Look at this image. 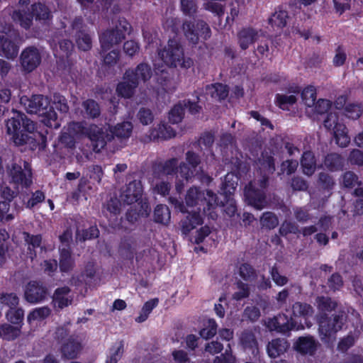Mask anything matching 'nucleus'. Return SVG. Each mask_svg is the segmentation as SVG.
Segmentation results:
<instances>
[{"label":"nucleus","mask_w":363,"mask_h":363,"mask_svg":"<svg viewBox=\"0 0 363 363\" xmlns=\"http://www.w3.org/2000/svg\"><path fill=\"white\" fill-rule=\"evenodd\" d=\"M313 313V308L310 305L306 303H296L292 307V314L294 320H296L298 323H302L301 318L305 320V324L307 327H310V325L306 322L308 318L311 317Z\"/></svg>","instance_id":"5701e85b"},{"label":"nucleus","mask_w":363,"mask_h":363,"mask_svg":"<svg viewBox=\"0 0 363 363\" xmlns=\"http://www.w3.org/2000/svg\"><path fill=\"white\" fill-rule=\"evenodd\" d=\"M0 302L3 304L10 306L11 308H13V307H15L18 305V298L16 294L12 293L2 294L0 296Z\"/></svg>","instance_id":"bf43d9fd"},{"label":"nucleus","mask_w":363,"mask_h":363,"mask_svg":"<svg viewBox=\"0 0 363 363\" xmlns=\"http://www.w3.org/2000/svg\"><path fill=\"white\" fill-rule=\"evenodd\" d=\"M301 98L308 108H313L316 100V91L313 86H308L301 92Z\"/></svg>","instance_id":"79ce46f5"},{"label":"nucleus","mask_w":363,"mask_h":363,"mask_svg":"<svg viewBox=\"0 0 363 363\" xmlns=\"http://www.w3.org/2000/svg\"><path fill=\"white\" fill-rule=\"evenodd\" d=\"M342 164V158L337 154L328 155L325 160V166L330 169H337Z\"/></svg>","instance_id":"8fccbe9b"},{"label":"nucleus","mask_w":363,"mask_h":363,"mask_svg":"<svg viewBox=\"0 0 363 363\" xmlns=\"http://www.w3.org/2000/svg\"><path fill=\"white\" fill-rule=\"evenodd\" d=\"M25 239L26 242L28 243V250L29 251L28 255L31 259L35 257L36 253L35 252V249L40 247V250L42 248L40 247L41 243V236L40 235H30L28 233H24Z\"/></svg>","instance_id":"4c0bfd02"},{"label":"nucleus","mask_w":363,"mask_h":363,"mask_svg":"<svg viewBox=\"0 0 363 363\" xmlns=\"http://www.w3.org/2000/svg\"><path fill=\"white\" fill-rule=\"evenodd\" d=\"M263 35L264 32L262 30L244 28L238 33V44L242 50H246Z\"/></svg>","instance_id":"f3484780"},{"label":"nucleus","mask_w":363,"mask_h":363,"mask_svg":"<svg viewBox=\"0 0 363 363\" xmlns=\"http://www.w3.org/2000/svg\"><path fill=\"white\" fill-rule=\"evenodd\" d=\"M134 73L133 81H136L138 82V85L140 82H145L147 81L152 75L151 69L150 67L146 64H140L138 65L135 70H132Z\"/></svg>","instance_id":"2f4dec72"},{"label":"nucleus","mask_w":363,"mask_h":363,"mask_svg":"<svg viewBox=\"0 0 363 363\" xmlns=\"http://www.w3.org/2000/svg\"><path fill=\"white\" fill-rule=\"evenodd\" d=\"M235 357L232 354L230 349L226 350L225 354L216 357L214 363H235Z\"/></svg>","instance_id":"774afa93"},{"label":"nucleus","mask_w":363,"mask_h":363,"mask_svg":"<svg viewBox=\"0 0 363 363\" xmlns=\"http://www.w3.org/2000/svg\"><path fill=\"white\" fill-rule=\"evenodd\" d=\"M49 108L52 111L56 108L62 113H67L69 110L65 98L60 95H54L53 106L49 107Z\"/></svg>","instance_id":"603ef678"},{"label":"nucleus","mask_w":363,"mask_h":363,"mask_svg":"<svg viewBox=\"0 0 363 363\" xmlns=\"http://www.w3.org/2000/svg\"><path fill=\"white\" fill-rule=\"evenodd\" d=\"M342 184L347 188H352L359 184L358 178L351 172H346L343 175Z\"/></svg>","instance_id":"e2e57ef3"},{"label":"nucleus","mask_w":363,"mask_h":363,"mask_svg":"<svg viewBox=\"0 0 363 363\" xmlns=\"http://www.w3.org/2000/svg\"><path fill=\"white\" fill-rule=\"evenodd\" d=\"M101 55L104 57L106 64L113 65L117 62L119 52L116 48L111 49L108 52H104L101 49Z\"/></svg>","instance_id":"5fc2aeb1"},{"label":"nucleus","mask_w":363,"mask_h":363,"mask_svg":"<svg viewBox=\"0 0 363 363\" xmlns=\"http://www.w3.org/2000/svg\"><path fill=\"white\" fill-rule=\"evenodd\" d=\"M175 135V132L170 127L164 124L158 125L157 129L155 128L151 131L150 139H169Z\"/></svg>","instance_id":"cd10ccee"},{"label":"nucleus","mask_w":363,"mask_h":363,"mask_svg":"<svg viewBox=\"0 0 363 363\" xmlns=\"http://www.w3.org/2000/svg\"><path fill=\"white\" fill-rule=\"evenodd\" d=\"M288 13L286 11H276L269 19V23L273 28L281 29L286 25Z\"/></svg>","instance_id":"72a5a7b5"},{"label":"nucleus","mask_w":363,"mask_h":363,"mask_svg":"<svg viewBox=\"0 0 363 363\" xmlns=\"http://www.w3.org/2000/svg\"><path fill=\"white\" fill-rule=\"evenodd\" d=\"M303 172L306 175H312L316 168L314 155L311 152H305L301 161Z\"/></svg>","instance_id":"c85d7f7f"},{"label":"nucleus","mask_w":363,"mask_h":363,"mask_svg":"<svg viewBox=\"0 0 363 363\" xmlns=\"http://www.w3.org/2000/svg\"><path fill=\"white\" fill-rule=\"evenodd\" d=\"M142 192L141 183L138 181H133L125 186L121 194V199L125 203L132 204L141 198Z\"/></svg>","instance_id":"a211bd4d"},{"label":"nucleus","mask_w":363,"mask_h":363,"mask_svg":"<svg viewBox=\"0 0 363 363\" xmlns=\"http://www.w3.org/2000/svg\"><path fill=\"white\" fill-rule=\"evenodd\" d=\"M318 342L312 337H300L294 344L298 352L312 355L316 350Z\"/></svg>","instance_id":"b1692460"},{"label":"nucleus","mask_w":363,"mask_h":363,"mask_svg":"<svg viewBox=\"0 0 363 363\" xmlns=\"http://www.w3.org/2000/svg\"><path fill=\"white\" fill-rule=\"evenodd\" d=\"M277 104L282 109H288L289 106L293 105L296 102V95L288 93L286 94H277L276 96Z\"/></svg>","instance_id":"37998d69"},{"label":"nucleus","mask_w":363,"mask_h":363,"mask_svg":"<svg viewBox=\"0 0 363 363\" xmlns=\"http://www.w3.org/2000/svg\"><path fill=\"white\" fill-rule=\"evenodd\" d=\"M23 104L30 113L38 114L42 116V122L48 127L57 128L60 124L57 120L56 113L49 108L50 101L48 97L42 95L33 96L30 99L23 96L21 99Z\"/></svg>","instance_id":"423d86ee"},{"label":"nucleus","mask_w":363,"mask_h":363,"mask_svg":"<svg viewBox=\"0 0 363 363\" xmlns=\"http://www.w3.org/2000/svg\"><path fill=\"white\" fill-rule=\"evenodd\" d=\"M21 334V326H12L4 324L0 327V337L4 340H11L18 337Z\"/></svg>","instance_id":"e433bc0d"},{"label":"nucleus","mask_w":363,"mask_h":363,"mask_svg":"<svg viewBox=\"0 0 363 363\" xmlns=\"http://www.w3.org/2000/svg\"><path fill=\"white\" fill-rule=\"evenodd\" d=\"M259 160L261 179L257 182H250L245 189V197L247 203L258 210L262 209L266 203L263 189L267 186V174H272L275 170L273 159L271 156H262Z\"/></svg>","instance_id":"20e7f679"},{"label":"nucleus","mask_w":363,"mask_h":363,"mask_svg":"<svg viewBox=\"0 0 363 363\" xmlns=\"http://www.w3.org/2000/svg\"><path fill=\"white\" fill-rule=\"evenodd\" d=\"M333 2L335 11L342 14L350 9L352 0H333Z\"/></svg>","instance_id":"052dcab7"},{"label":"nucleus","mask_w":363,"mask_h":363,"mask_svg":"<svg viewBox=\"0 0 363 363\" xmlns=\"http://www.w3.org/2000/svg\"><path fill=\"white\" fill-rule=\"evenodd\" d=\"M32 11L36 21L45 23L50 17V13L47 7L41 4L33 5Z\"/></svg>","instance_id":"a19ab883"},{"label":"nucleus","mask_w":363,"mask_h":363,"mask_svg":"<svg viewBox=\"0 0 363 363\" xmlns=\"http://www.w3.org/2000/svg\"><path fill=\"white\" fill-rule=\"evenodd\" d=\"M240 342L245 349L252 350L253 354L257 350V341L251 332H244L240 337Z\"/></svg>","instance_id":"c03bdc74"},{"label":"nucleus","mask_w":363,"mask_h":363,"mask_svg":"<svg viewBox=\"0 0 363 363\" xmlns=\"http://www.w3.org/2000/svg\"><path fill=\"white\" fill-rule=\"evenodd\" d=\"M99 231L96 226L90 227L87 230L83 233L82 235H81L80 233L78 232L77 233V239L79 240H86L89 239H92L98 237Z\"/></svg>","instance_id":"680f3d73"},{"label":"nucleus","mask_w":363,"mask_h":363,"mask_svg":"<svg viewBox=\"0 0 363 363\" xmlns=\"http://www.w3.org/2000/svg\"><path fill=\"white\" fill-rule=\"evenodd\" d=\"M20 60L23 69L30 72L40 65L41 55L37 48L29 47L22 52Z\"/></svg>","instance_id":"dca6fc26"},{"label":"nucleus","mask_w":363,"mask_h":363,"mask_svg":"<svg viewBox=\"0 0 363 363\" xmlns=\"http://www.w3.org/2000/svg\"><path fill=\"white\" fill-rule=\"evenodd\" d=\"M183 28L186 37L194 44L198 43L199 37L206 40L211 35V30L208 25L203 21H199L196 23V28L194 25L191 26L190 23H184Z\"/></svg>","instance_id":"2eb2a0df"},{"label":"nucleus","mask_w":363,"mask_h":363,"mask_svg":"<svg viewBox=\"0 0 363 363\" xmlns=\"http://www.w3.org/2000/svg\"><path fill=\"white\" fill-rule=\"evenodd\" d=\"M90 128V126L89 127ZM67 132L70 133L72 135L77 137L78 135L86 133L88 135L89 131V128H88L86 132H84V128L80 123H71L68 125L67 128H64ZM89 137V135H87Z\"/></svg>","instance_id":"6e6d98bb"},{"label":"nucleus","mask_w":363,"mask_h":363,"mask_svg":"<svg viewBox=\"0 0 363 363\" xmlns=\"http://www.w3.org/2000/svg\"><path fill=\"white\" fill-rule=\"evenodd\" d=\"M238 177L232 172L225 175L224 182H222L221 191L223 194H225L226 197L234 192L238 185Z\"/></svg>","instance_id":"c756f323"},{"label":"nucleus","mask_w":363,"mask_h":363,"mask_svg":"<svg viewBox=\"0 0 363 363\" xmlns=\"http://www.w3.org/2000/svg\"><path fill=\"white\" fill-rule=\"evenodd\" d=\"M250 291L247 284L238 282L237 284V291L233 294V298L239 301L249 296Z\"/></svg>","instance_id":"13d9d810"},{"label":"nucleus","mask_w":363,"mask_h":363,"mask_svg":"<svg viewBox=\"0 0 363 363\" xmlns=\"http://www.w3.org/2000/svg\"><path fill=\"white\" fill-rule=\"evenodd\" d=\"M318 309L322 312H330L334 310L337 306L336 302L333 301L328 297H318L316 300Z\"/></svg>","instance_id":"a18cd8bd"},{"label":"nucleus","mask_w":363,"mask_h":363,"mask_svg":"<svg viewBox=\"0 0 363 363\" xmlns=\"http://www.w3.org/2000/svg\"><path fill=\"white\" fill-rule=\"evenodd\" d=\"M73 296L70 289L67 286L58 288L53 295V303L55 307L63 308L72 303Z\"/></svg>","instance_id":"4be33fe9"},{"label":"nucleus","mask_w":363,"mask_h":363,"mask_svg":"<svg viewBox=\"0 0 363 363\" xmlns=\"http://www.w3.org/2000/svg\"><path fill=\"white\" fill-rule=\"evenodd\" d=\"M184 116V106L182 104L175 105L169 113V120L172 123H179Z\"/></svg>","instance_id":"49530a36"},{"label":"nucleus","mask_w":363,"mask_h":363,"mask_svg":"<svg viewBox=\"0 0 363 363\" xmlns=\"http://www.w3.org/2000/svg\"><path fill=\"white\" fill-rule=\"evenodd\" d=\"M130 28L129 23L124 19L120 20L115 28L108 29L99 37L101 48L104 52L116 48L124 38Z\"/></svg>","instance_id":"1a4fd4ad"},{"label":"nucleus","mask_w":363,"mask_h":363,"mask_svg":"<svg viewBox=\"0 0 363 363\" xmlns=\"http://www.w3.org/2000/svg\"><path fill=\"white\" fill-rule=\"evenodd\" d=\"M84 108L86 114L91 118H96L100 114V108L97 103L89 99L84 102Z\"/></svg>","instance_id":"09e8293b"},{"label":"nucleus","mask_w":363,"mask_h":363,"mask_svg":"<svg viewBox=\"0 0 363 363\" xmlns=\"http://www.w3.org/2000/svg\"><path fill=\"white\" fill-rule=\"evenodd\" d=\"M217 331V325L214 320H209L208 326L200 331V335L204 339L214 336Z\"/></svg>","instance_id":"4d7b16f0"},{"label":"nucleus","mask_w":363,"mask_h":363,"mask_svg":"<svg viewBox=\"0 0 363 363\" xmlns=\"http://www.w3.org/2000/svg\"><path fill=\"white\" fill-rule=\"evenodd\" d=\"M82 25L81 19H76L72 24L73 31H76V43L79 50L86 51L91 49L92 40L90 35L84 31L78 30Z\"/></svg>","instance_id":"412c9836"},{"label":"nucleus","mask_w":363,"mask_h":363,"mask_svg":"<svg viewBox=\"0 0 363 363\" xmlns=\"http://www.w3.org/2000/svg\"><path fill=\"white\" fill-rule=\"evenodd\" d=\"M216 0H206L204 4V7L206 10H208L218 15L223 13V9L220 4L216 2Z\"/></svg>","instance_id":"0e129e2a"},{"label":"nucleus","mask_w":363,"mask_h":363,"mask_svg":"<svg viewBox=\"0 0 363 363\" xmlns=\"http://www.w3.org/2000/svg\"><path fill=\"white\" fill-rule=\"evenodd\" d=\"M175 208L182 213H188V216L181 221V230L184 235H188L192 230L203 223L200 215L201 208L204 213L210 211L216 206L224 205L217 200L216 195L211 191H201L199 188L192 186L185 196V205L177 199L170 198Z\"/></svg>","instance_id":"f257e3e1"},{"label":"nucleus","mask_w":363,"mask_h":363,"mask_svg":"<svg viewBox=\"0 0 363 363\" xmlns=\"http://www.w3.org/2000/svg\"><path fill=\"white\" fill-rule=\"evenodd\" d=\"M50 312V309L46 306L36 308L29 313L27 320L30 325H33L34 322L42 321L48 318Z\"/></svg>","instance_id":"7c9ffc66"},{"label":"nucleus","mask_w":363,"mask_h":363,"mask_svg":"<svg viewBox=\"0 0 363 363\" xmlns=\"http://www.w3.org/2000/svg\"><path fill=\"white\" fill-rule=\"evenodd\" d=\"M46 289L36 281H30L25 289V298L31 303L42 301L46 296Z\"/></svg>","instance_id":"aec40b11"},{"label":"nucleus","mask_w":363,"mask_h":363,"mask_svg":"<svg viewBox=\"0 0 363 363\" xmlns=\"http://www.w3.org/2000/svg\"><path fill=\"white\" fill-rule=\"evenodd\" d=\"M133 130V125L130 122L118 123L113 128H110L111 134L105 133L96 125H91L88 133L89 138L93 145L95 152H99L103 149L107 141L113 136L118 138H128L130 136Z\"/></svg>","instance_id":"0eeeda50"},{"label":"nucleus","mask_w":363,"mask_h":363,"mask_svg":"<svg viewBox=\"0 0 363 363\" xmlns=\"http://www.w3.org/2000/svg\"><path fill=\"white\" fill-rule=\"evenodd\" d=\"M278 223L277 218L271 212L263 213L261 218V224L262 226L267 228H274L278 225Z\"/></svg>","instance_id":"3c124183"},{"label":"nucleus","mask_w":363,"mask_h":363,"mask_svg":"<svg viewBox=\"0 0 363 363\" xmlns=\"http://www.w3.org/2000/svg\"><path fill=\"white\" fill-rule=\"evenodd\" d=\"M362 110L359 104H349L345 108V114L347 118L357 119L361 116Z\"/></svg>","instance_id":"864d4df0"},{"label":"nucleus","mask_w":363,"mask_h":363,"mask_svg":"<svg viewBox=\"0 0 363 363\" xmlns=\"http://www.w3.org/2000/svg\"><path fill=\"white\" fill-rule=\"evenodd\" d=\"M324 126L333 130L336 143L340 147H346L350 142V137L348 135L345 125L339 122L338 113L330 112L324 121Z\"/></svg>","instance_id":"9b49d317"},{"label":"nucleus","mask_w":363,"mask_h":363,"mask_svg":"<svg viewBox=\"0 0 363 363\" xmlns=\"http://www.w3.org/2000/svg\"><path fill=\"white\" fill-rule=\"evenodd\" d=\"M155 69L161 73L166 71V67H180L189 69L193 65V61L189 57L184 56V51L179 43L169 40L168 45L163 50L158 52V57L154 61Z\"/></svg>","instance_id":"39448f33"},{"label":"nucleus","mask_w":363,"mask_h":363,"mask_svg":"<svg viewBox=\"0 0 363 363\" xmlns=\"http://www.w3.org/2000/svg\"><path fill=\"white\" fill-rule=\"evenodd\" d=\"M9 183L13 189L28 187L32 184L31 168L28 162L20 161L8 169Z\"/></svg>","instance_id":"6e6552de"},{"label":"nucleus","mask_w":363,"mask_h":363,"mask_svg":"<svg viewBox=\"0 0 363 363\" xmlns=\"http://www.w3.org/2000/svg\"><path fill=\"white\" fill-rule=\"evenodd\" d=\"M206 94L215 100L220 101L227 97L228 89L227 86L222 84H211L206 86Z\"/></svg>","instance_id":"a878e982"},{"label":"nucleus","mask_w":363,"mask_h":363,"mask_svg":"<svg viewBox=\"0 0 363 363\" xmlns=\"http://www.w3.org/2000/svg\"><path fill=\"white\" fill-rule=\"evenodd\" d=\"M170 218V211L167 206H157L154 212V219L155 222L167 225L169 223Z\"/></svg>","instance_id":"f704fd0d"},{"label":"nucleus","mask_w":363,"mask_h":363,"mask_svg":"<svg viewBox=\"0 0 363 363\" xmlns=\"http://www.w3.org/2000/svg\"><path fill=\"white\" fill-rule=\"evenodd\" d=\"M16 39V34L10 28H4L0 31V54L2 52L7 58L15 57L18 52V48L11 39Z\"/></svg>","instance_id":"ddd939ff"},{"label":"nucleus","mask_w":363,"mask_h":363,"mask_svg":"<svg viewBox=\"0 0 363 363\" xmlns=\"http://www.w3.org/2000/svg\"><path fill=\"white\" fill-rule=\"evenodd\" d=\"M35 129L33 122L18 111H13V116L6 122L7 133L12 136V140L16 145H34L38 138L43 136L40 133L34 132Z\"/></svg>","instance_id":"7ed1b4c3"},{"label":"nucleus","mask_w":363,"mask_h":363,"mask_svg":"<svg viewBox=\"0 0 363 363\" xmlns=\"http://www.w3.org/2000/svg\"><path fill=\"white\" fill-rule=\"evenodd\" d=\"M344 315H338L333 319L321 316L319 319V335L323 342L332 344L335 340L336 333L342 328Z\"/></svg>","instance_id":"9d476101"},{"label":"nucleus","mask_w":363,"mask_h":363,"mask_svg":"<svg viewBox=\"0 0 363 363\" xmlns=\"http://www.w3.org/2000/svg\"><path fill=\"white\" fill-rule=\"evenodd\" d=\"M124 352V343L123 340L115 342L109 349L106 358V363H117Z\"/></svg>","instance_id":"bb28decb"},{"label":"nucleus","mask_w":363,"mask_h":363,"mask_svg":"<svg viewBox=\"0 0 363 363\" xmlns=\"http://www.w3.org/2000/svg\"><path fill=\"white\" fill-rule=\"evenodd\" d=\"M216 0H206L204 4V7L206 10H208L218 15L223 13V9L220 4L216 2Z\"/></svg>","instance_id":"69168bd1"},{"label":"nucleus","mask_w":363,"mask_h":363,"mask_svg":"<svg viewBox=\"0 0 363 363\" xmlns=\"http://www.w3.org/2000/svg\"><path fill=\"white\" fill-rule=\"evenodd\" d=\"M133 75V71L127 70L123 76V81L118 84L116 91L122 97L130 98L133 95L135 89L138 86V82L133 81L132 78Z\"/></svg>","instance_id":"6ab92c4d"},{"label":"nucleus","mask_w":363,"mask_h":363,"mask_svg":"<svg viewBox=\"0 0 363 363\" xmlns=\"http://www.w3.org/2000/svg\"><path fill=\"white\" fill-rule=\"evenodd\" d=\"M314 112L318 114H323L327 112L331 107L330 101L326 99H320L315 103Z\"/></svg>","instance_id":"338daca9"},{"label":"nucleus","mask_w":363,"mask_h":363,"mask_svg":"<svg viewBox=\"0 0 363 363\" xmlns=\"http://www.w3.org/2000/svg\"><path fill=\"white\" fill-rule=\"evenodd\" d=\"M152 186L155 194L166 196L171 189L170 184L165 180V178L154 177L152 182Z\"/></svg>","instance_id":"473e14b6"},{"label":"nucleus","mask_w":363,"mask_h":363,"mask_svg":"<svg viewBox=\"0 0 363 363\" xmlns=\"http://www.w3.org/2000/svg\"><path fill=\"white\" fill-rule=\"evenodd\" d=\"M74 262L71 257L69 249L65 247L60 248V268L62 272H66L72 269Z\"/></svg>","instance_id":"c9c22d12"},{"label":"nucleus","mask_w":363,"mask_h":363,"mask_svg":"<svg viewBox=\"0 0 363 363\" xmlns=\"http://www.w3.org/2000/svg\"><path fill=\"white\" fill-rule=\"evenodd\" d=\"M85 340L84 333L70 336L61 349L62 355L67 359L76 358L81 352Z\"/></svg>","instance_id":"4468645a"},{"label":"nucleus","mask_w":363,"mask_h":363,"mask_svg":"<svg viewBox=\"0 0 363 363\" xmlns=\"http://www.w3.org/2000/svg\"><path fill=\"white\" fill-rule=\"evenodd\" d=\"M186 160L188 164L184 162L180 164L179 169L177 168V160L176 159H171L162 164L157 165L154 169L153 176L164 178L176 174V189L178 192H180L184 186V184L180 182L179 177L186 182L195 177L203 183L211 182V177L204 173L201 167H198L200 161L196 155L188 152L186 155Z\"/></svg>","instance_id":"f03ea898"},{"label":"nucleus","mask_w":363,"mask_h":363,"mask_svg":"<svg viewBox=\"0 0 363 363\" xmlns=\"http://www.w3.org/2000/svg\"><path fill=\"white\" fill-rule=\"evenodd\" d=\"M24 317V311L21 308H11L6 313V318L9 322L18 325L22 323Z\"/></svg>","instance_id":"de8ad7c7"},{"label":"nucleus","mask_w":363,"mask_h":363,"mask_svg":"<svg viewBox=\"0 0 363 363\" xmlns=\"http://www.w3.org/2000/svg\"><path fill=\"white\" fill-rule=\"evenodd\" d=\"M158 303V298H153L145 302L141 309L140 315L135 318V321L143 323L146 320L151 311L157 306Z\"/></svg>","instance_id":"58836bf2"},{"label":"nucleus","mask_w":363,"mask_h":363,"mask_svg":"<svg viewBox=\"0 0 363 363\" xmlns=\"http://www.w3.org/2000/svg\"><path fill=\"white\" fill-rule=\"evenodd\" d=\"M265 325L271 331H277L279 333H285L292 329L299 330L304 328L303 323H298L294 320L292 316L289 318L287 315L279 314L273 318H269Z\"/></svg>","instance_id":"f8f14e48"},{"label":"nucleus","mask_w":363,"mask_h":363,"mask_svg":"<svg viewBox=\"0 0 363 363\" xmlns=\"http://www.w3.org/2000/svg\"><path fill=\"white\" fill-rule=\"evenodd\" d=\"M12 18L21 27L27 29L31 25L33 17L30 14H26L24 11L18 10L13 13Z\"/></svg>","instance_id":"ea45409f"},{"label":"nucleus","mask_w":363,"mask_h":363,"mask_svg":"<svg viewBox=\"0 0 363 363\" xmlns=\"http://www.w3.org/2000/svg\"><path fill=\"white\" fill-rule=\"evenodd\" d=\"M288 347L289 344L284 339H275L269 342L267 353L270 357L275 358L284 353Z\"/></svg>","instance_id":"393cba45"}]
</instances>
